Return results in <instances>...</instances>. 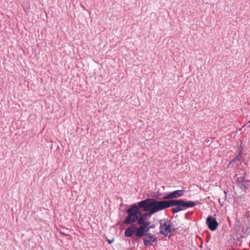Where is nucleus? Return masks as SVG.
Wrapping results in <instances>:
<instances>
[{"label":"nucleus","instance_id":"obj_1","mask_svg":"<svg viewBox=\"0 0 250 250\" xmlns=\"http://www.w3.org/2000/svg\"><path fill=\"white\" fill-rule=\"evenodd\" d=\"M138 205L140 208H143V211H148L143 214L140 212L137 220L138 224H151L148 220L150 218L151 215L164 210L161 201H158L152 198L141 201L138 203Z\"/></svg>","mask_w":250,"mask_h":250},{"label":"nucleus","instance_id":"obj_2","mask_svg":"<svg viewBox=\"0 0 250 250\" xmlns=\"http://www.w3.org/2000/svg\"><path fill=\"white\" fill-rule=\"evenodd\" d=\"M161 202L164 209L176 205H180L183 209L186 208H192L196 205V203L193 201L186 202L182 200H163Z\"/></svg>","mask_w":250,"mask_h":250},{"label":"nucleus","instance_id":"obj_3","mask_svg":"<svg viewBox=\"0 0 250 250\" xmlns=\"http://www.w3.org/2000/svg\"><path fill=\"white\" fill-rule=\"evenodd\" d=\"M139 208L138 205H134L126 210L128 216L125 219V224H131L138 220L140 212Z\"/></svg>","mask_w":250,"mask_h":250},{"label":"nucleus","instance_id":"obj_4","mask_svg":"<svg viewBox=\"0 0 250 250\" xmlns=\"http://www.w3.org/2000/svg\"><path fill=\"white\" fill-rule=\"evenodd\" d=\"M160 231L164 235L167 236L175 230L174 228L172 226V223L168 219H163L160 221Z\"/></svg>","mask_w":250,"mask_h":250},{"label":"nucleus","instance_id":"obj_5","mask_svg":"<svg viewBox=\"0 0 250 250\" xmlns=\"http://www.w3.org/2000/svg\"><path fill=\"white\" fill-rule=\"evenodd\" d=\"M184 190H177L173 192H169L166 194L163 197V199L165 200L177 198L181 197L185 194Z\"/></svg>","mask_w":250,"mask_h":250},{"label":"nucleus","instance_id":"obj_6","mask_svg":"<svg viewBox=\"0 0 250 250\" xmlns=\"http://www.w3.org/2000/svg\"><path fill=\"white\" fill-rule=\"evenodd\" d=\"M157 239L154 235L150 233H147L145 234L144 243L145 246L148 247L152 245L154 242H156Z\"/></svg>","mask_w":250,"mask_h":250},{"label":"nucleus","instance_id":"obj_7","mask_svg":"<svg viewBox=\"0 0 250 250\" xmlns=\"http://www.w3.org/2000/svg\"><path fill=\"white\" fill-rule=\"evenodd\" d=\"M206 224L208 225V229L211 231L215 230L218 226V223L216 221V219L211 216H209L207 217Z\"/></svg>","mask_w":250,"mask_h":250},{"label":"nucleus","instance_id":"obj_8","mask_svg":"<svg viewBox=\"0 0 250 250\" xmlns=\"http://www.w3.org/2000/svg\"><path fill=\"white\" fill-rule=\"evenodd\" d=\"M139 225L140 226L137 229L135 235L138 237H141L145 234V232L149 230L148 226L150 225V223H145Z\"/></svg>","mask_w":250,"mask_h":250},{"label":"nucleus","instance_id":"obj_9","mask_svg":"<svg viewBox=\"0 0 250 250\" xmlns=\"http://www.w3.org/2000/svg\"><path fill=\"white\" fill-rule=\"evenodd\" d=\"M237 184L241 188H247L249 185V181L245 180V177H240L237 179Z\"/></svg>","mask_w":250,"mask_h":250},{"label":"nucleus","instance_id":"obj_10","mask_svg":"<svg viewBox=\"0 0 250 250\" xmlns=\"http://www.w3.org/2000/svg\"><path fill=\"white\" fill-rule=\"evenodd\" d=\"M175 208H172L171 211L173 213L178 212L183 210V208L180 205H176Z\"/></svg>","mask_w":250,"mask_h":250},{"label":"nucleus","instance_id":"obj_11","mask_svg":"<svg viewBox=\"0 0 250 250\" xmlns=\"http://www.w3.org/2000/svg\"><path fill=\"white\" fill-rule=\"evenodd\" d=\"M133 233L134 232L132 231V230L127 228L125 231V234L126 237H131L133 235Z\"/></svg>","mask_w":250,"mask_h":250},{"label":"nucleus","instance_id":"obj_12","mask_svg":"<svg viewBox=\"0 0 250 250\" xmlns=\"http://www.w3.org/2000/svg\"><path fill=\"white\" fill-rule=\"evenodd\" d=\"M129 229L132 231H133L134 233L136 232V230L138 228H137V226L136 224H133L131 225L128 228Z\"/></svg>","mask_w":250,"mask_h":250},{"label":"nucleus","instance_id":"obj_13","mask_svg":"<svg viewBox=\"0 0 250 250\" xmlns=\"http://www.w3.org/2000/svg\"><path fill=\"white\" fill-rule=\"evenodd\" d=\"M107 241H108L109 244H111V243H112L114 241V239H112L111 240L107 239Z\"/></svg>","mask_w":250,"mask_h":250},{"label":"nucleus","instance_id":"obj_14","mask_svg":"<svg viewBox=\"0 0 250 250\" xmlns=\"http://www.w3.org/2000/svg\"><path fill=\"white\" fill-rule=\"evenodd\" d=\"M154 228V225H152V226H148V228H149V229H153Z\"/></svg>","mask_w":250,"mask_h":250},{"label":"nucleus","instance_id":"obj_15","mask_svg":"<svg viewBox=\"0 0 250 250\" xmlns=\"http://www.w3.org/2000/svg\"><path fill=\"white\" fill-rule=\"evenodd\" d=\"M249 123H250V121L249 122Z\"/></svg>","mask_w":250,"mask_h":250}]
</instances>
